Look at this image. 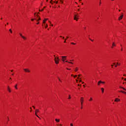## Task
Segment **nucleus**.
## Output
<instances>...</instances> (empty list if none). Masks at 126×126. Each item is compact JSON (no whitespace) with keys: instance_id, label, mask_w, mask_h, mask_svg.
Instances as JSON below:
<instances>
[{"instance_id":"nucleus-1","label":"nucleus","mask_w":126,"mask_h":126,"mask_svg":"<svg viewBox=\"0 0 126 126\" xmlns=\"http://www.w3.org/2000/svg\"><path fill=\"white\" fill-rule=\"evenodd\" d=\"M66 60V56H63V63H71V64H73L72 62H68V61H65Z\"/></svg>"},{"instance_id":"nucleus-2","label":"nucleus","mask_w":126,"mask_h":126,"mask_svg":"<svg viewBox=\"0 0 126 126\" xmlns=\"http://www.w3.org/2000/svg\"><path fill=\"white\" fill-rule=\"evenodd\" d=\"M79 17V15H78V14H75L74 16V20L77 21V20H78V19L79 18H78Z\"/></svg>"},{"instance_id":"nucleus-3","label":"nucleus","mask_w":126,"mask_h":126,"mask_svg":"<svg viewBox=\"0 0 126 126\" xmlns=\"http://www.w3.org/2000/svg\"><path fill=\"white\" fill-rule=\"evenodd\" d=\"M55 63H56V64H58V63H59V58H55Z\"/></svg>"},{"instance_id":"nucleus-4","label":"nucleus","mask_w":126,"mask_h":126,"mask_svg":"<svg viewBox=\"0 0 126 126\" xmlns=\"http://www.w3.org/2000/svg\"><path fill=\"white\" fill-rule=\"evenodd\" d=\"M19 34L21 36V37H22V38H23V39H24V40H26V37L25 36H23L22 35V33H20Z\"/></svg>"},{"instance_id":"nucleus-5","label":"nucleus","mask_w":126,"mask_h":126,"mask_svg":"<svg viewBox=\"0 0 126 126\" xmlns=\"http://www.w3.org/2000/svg\"><path fill=\"white\" fill-rule=\"evenodd\" d=\"M24 70L25 72H31V71L28 68H25L24 69Z\"/></svg>"},{"instance_id":"nucleus-6","label":"nucleus","mask_w":126,"mask_h":126,"mask_svg":"<svg viewBox=\"0 0 126 126\" xmlns=\"http://www.w3.org/2000/svg\"><path fill=\"white\" fill-rule=\"evenodd\" d=\"M121 101V99L119 98H116L114 100V102H120Z\"/></svg>"},{"instance_id":"nucleus-7","label":"nucleus","mask_w":126,"mask_h":126,"mask_svg":"<svg viewBox=\"0 0 126 126\" xmlns=\"http://www.w3.org/2000/svg\"><path fill=\"white\" fill-rule=\"evenodd\" d=\"M124 17V15H121L119 17V20H122Z\"/></svg>"},{"instance_id":"nucleus-8","label":"nucleus","mask_w":126,"mask_h":126,"mask_svg":"<svg viewBox=\"0 0 126 126\" xmlns=\"http://www.w3.org/2000/svg\"><path fill=\"white\" fill-rule=\"evenodd\" d=\"M80 102H84V97H81Z\"/></svg>"},{"instance_id":"nucleus-9","label":"nucleus","mask_w":126,"mask_h":126,"mask_svg":"<svg viewBox=\"0 0 126 126\" xmlns=\"http://www.w3.org/2000/svg\"><path fill=\"white\" fill-rule=\"evenodd\" d=\"M120 65H121V63H117L115 66V67H117V66H120Z\"/></svg>"},{"instance_id":"nucleus-10","label":"nucleus","mask_w":126,"mask_h":126,"mask_svg":"<svg viewBox=\"0 0 126 126\" xmlns=\"http://www.w3.org/2000/svg\"><path fill=\"white\" fill-rule=\"evenodd\" d=\"M120 88H121V89H123L124 90V91H126V89L124 87H120Z\"/></svg>"},{"instance_id":"nucleus-11","label":"nucleus","mask_w":126,"mask_h":126,"mask_svg":"<svg viewBox=\"0 0 126 126\" xmlns=\"http://www.w3.org/2000/svg\"><path fill=\"white\" fill-rule=\"evenodd\" d=\"M101 90L102 93H104V92L105 91V89H104V88H101Z\"/></svg>"},{"instance_id":"nucleus-12","label":"nucleus","mask_w":126,"mask_h":126,"mask_svg":"<svg viewBox=\"0 0 126 126\" xmlns=\"http://www.w3.org/2000/svg\"><path fill=\"white\" fill-rule=\"evenodd\" d=\"M114 47H116V44H115V42L113 43L111 48H114Z\"/></svg>"},{"instance_id":"nucleus-13","label":"nucleus","mask_w":126,"mask_h":126,"mask_svg":"<svg viewBox=\"0 0 126 126\" xmlns=\"http://www.w3.org/2000/svg\"><path fill=\"white\" fill-rule=\"evenodd\" d=\"M102 83V81H99L97 83V85H100Z\"/></svg>"},{"instance_id":"nucleus-14","label":"nucleus","mask_w":126,"mask_h":126,"mask_svg":"<svg viewBox=\"0 0 126 126\" xmlns=\"http://www.w3.org/2000/svg\"><path fill=\"white\" fill-rule=\"evenodd\" d=\"M119 92H121L122 93H123L124 94H126V92L124 91H120Z\"/></svg>"},{"instance_id":"nucleus-15","label":"nucleus","mask_w":126,"mask_h":126,"mask_svg":"<svg viewBox=\"0 0 126 126\" xmlns=\"http://www.w3.org/2000/svg\"><path fill=\"white\" fill-rule=\"evenodd\" d=\"M78 67H76V68H75V71L76 72H77V71H78Z\"/></svg>"},{"instance_id":"nucleus-16","label":"nucleus","mask_w":126,"mask_h":126,"mask_svg":"<svg viewBox=\"0 0 126 126\" xmlns=\"http://www.w3.org/2000/svg\"><path fill=\"white\" fill-rule=\"evenodd\" d=\"M35 116H36V117H37V118H38L39 119H41V118H40L39 116H38V115H37V112L36 111H35Z\"/></svg>"},{"instance_id":"nucleus-17","label":"nucleus","mask_w":126,"mask_h":126,"mask_svg":"<svg viewBox=\"0 0 126 126\" xmlns=\"http://www.w3.org/2000/svg\"><path fill=\"white\" fill-rule=\"evenodd\" d=\"M47 20H48V19H44L43 23H46V21H47Z\"/></svg>"},{"instance_id":"nucleus-18","label":"nucleus","mask_w":126,"mask_h":126,"mask_svg":"<svg viewBox=\"0 0 126 126\" xmlns=\"http://www.w3.org/2000/svg\"><path fill=\"white\" fill-rule=\"evenodd\" d=\"M7 89H8V91H9V92H11V91L10 90V88H9V86H8Z\"/></svg>"},{"instance_id":"nucleus-19","label":"nucleus","mask_w":126,"mask_h":126,"mask_svg":"<svg viewBox=\"0 0 126 126\" xmlns=\"http://www.w3.org/2000/svg\"><path fill=\"white\" fill-rule=\"evenodd\" d=\"M36 15L37 16V17H38V20L36 19V21H39V20H41V18L39 17V16L37 14Z\"/></svg>"},{"instance_id":"nucleus-20","label":"nucleus","mask_w":126,"mask_h":126,"mask_svg":"<svg viewBox=\"0 0 126 126\" xmlns=\"http://www.w3.org/2000/svg\"><path fill=\"white\" fill-rule=\"evenodd\" d=\"M55 121H56V122H57V123H59L60 122V119H56Z\"/></svg>"},{"instance_id":"nucleus-21","label":"nucleus","mask_w":126,"mask_h":126,"mask_svg":"<svg viewBox=\"0 0 126 126\" xmlns=\"http://www.w3.org/2000/svg\"><path fill=\"white\" fill-rule=\"evenodd\" d=\"M58 1H59L60 3H63V0H58Z\"/></svg>"},{"instance_id":"nucleus-22","label":"nucleus","mask_w":126,"mask_h":126,"mask_svg":"<svg viewBox=\"0 0 126 126\" xmlns=\"http://www.w3.org/2000/svg\"><path fill=\"white\" fill-rule=\"evenodd\" d=\"M89 101L90 102H91V101H93V99L92 98V97H90V99L89 100Z\"/></svg>"},{"instance_id":"nucleus-23","label":"nucleus","mask_w":126,"mask_h":126,"mask_svg":"<svg viewBox=\"0 0 126 126\" xmlns=\"http://www.w3.org/2000/svg\"><path fill=\"white\" fill-rule=\"evenodd\" d=\"M35 112H36V113H38V112H39V109H36V110H35Z\"/></svg>"},{"instance_id":"nucleus-24","label":"nucleus","mask_w":126,"mask_h":126,"mask_svg":"<svg viewBox=\"0 0 126 126\" xmlns=\"http://www.w3.org/2000/svg\"><path fill=\"white\" fill-rule=\"evenodd\" d=\"M68 99H71V96H70V95H69Z\"/></svg>"},{"instance_id":"nucleus-25","label":"nucleus","mask_w":126,"mask_h":126,"mask_svg":"<svg viewBox=\"0 0 126 126\" xmlns=\"http://www.w3.org/2000/svg\"><path fill=\"white\" fill-rule=\"evenodd\" d=\"M67 39H68V37H66V38L65 39V41H64V43H66V42H65V41H66Z\"/></svg>"},{"instance_id":"nucleus-26","label":"nucleus","mask_w":126,"mask_h":126,"mask_svg":"<svg viewBox=\"0 0 126 126\" xmlns=\"http://www.w3.org/2000/svg\"><path fill=\"white\" fill-rule=\"evenodd\" d=\"M71 45H76V43H74L73 42H71Z\"/></svg>"},{"instance_id":"nucleus-27","label":"nucleus","mask_w":126,"mask_h":126,"mask_svg":"<svg viewBox=\"0 0 126 126\" xmlns=\"http://www.w3.org/2000/svg\"><path fill=\"white\" fill-rule=\"evenodd\" d=\"M37 20V19H32V21H34V20Z\"/></svg>"},{"instance_id":"nucleus-28","label":"nucleus","mask_w":126,"mask_h":126,"mask_svg":"<svg viewBox=\"0 0 126 126\" xmlns=\"http://www.w3.org/2000/svg\"><path fill=\"white\" fill-rule=\"evenodd\" d=\"M15 89H17V84L15 86Z\"/></svg>"},{"instance_id":"nucleus-29","label":"nucleus","mask_w":126,"mask_h":126,"mask_svg":"<svg viewBox=\"0 0 126 126\" xmlns=\"http://www.w3.org/2000/svg\"><path fill=\"white\" fill-rule=\"evenodd\" d=\"M76 77H77V75H75L74 76V78H76Z\"/></svg>"},{"instance_id":"nucleus-30","label":"nucleus","mask_w":126,"mask_h":126,"mask_svg":"<svg viewBox=\"0 0 126 126\" xmlns=\"http://www.w3.org/2000/svg\"><path fill=\"white\" fill-rule=\"evenodd\" d=\"M49 23H50V25L51 26H51H53L54 25H53V24H51V22H50V21H49Z\"/></svg>"},{"instance_id":"nucleus-31","label":"nucleus","mask_w":126,"mask_h":126,"mask_svg":"<svg viewBox=\"0 0 126 126\" xmlns=\"http://www.w3.org/2000/svg\"><path fill=\"white\" fill-rule=\"evenodd\" d=\"M115 64H116V63H113V64H112L111 66H113L114 65H115Z\"/></svg>"},{"instance_id":"nucleus-32","label":"nucleus","mask_w":126,"mask_h":126,"mask_svg":"<svg viewBox=\"0 0 126 126\" xmlns=\"http://www.w3.org/2000/svg\"><path fill=\"white\" fill-rule=\"evenodd\" d=\"M83 103H84V102H81V106H83Z\"/></svg>"},{"instance_id":"nucleus-33","label":"nucleus","mask_w":126,"mask_h":126,"mask_svg":"<svg viewBox=\"0 0 126 126\" xmlns=\"http://www.w3.org/2000/svg\"><path fill=\"white\" fill-rule=\"evenodd\" d=\"M62 60L63 61V56L62 57Z\"/></svg>"},{"instance_id":"nucleus-34","label":"nucleus","mask_w":126,"mask_h":126,"mask_svg":"<svg viewBox=\"0 0 126 126\" xmlns=\"http://www.w3.org/2000/svg\"><path fill=\"white\" fill-rule=\"evenodd\" d=\"M9 31H10V32L11 33H12V31H11V29H10V30H9Z\"/></svg>"},{"instance_id":"nucleus-35","label":"nucleus","mask_w":126,"mask_h":126,"mask_svg":"<svg viewBox=\"0 0 126 126\" xmlns=\"http://www.w3.org/2000/svg\"><path fill=\"white\" fill-rule=\"evenodd\" d=\"M78 77H80V76H81V74H79L78 75Z\"/></svg>"},{"instance_id":"nucleus-36","label":"nucleus","mask_w":126,"mask_h":126,"mask_svg":"<svg viewBox=\"0 0 126 126\" xmlns=\"http://www.w3.org/2000/svg\"><path fill=\"white\" fill-rule=\"evenodd\" d=\"M52 1H53V0H51L50 1V3H52V4H53V3L52 2Z\"/></svg>"},{"instance_id":"nucleus-37","label":"nucleus","mask_w":126,"mask_h":126,"mask_svg":"<svg viewBox=\"0 0 126 126\" xmlns=\"http://www.w3.org/2000/svg\"><path fill=\"white\" fill-rule=\"evenodd\" d=\"M103 84H105V82H102V83Z\"/></svg>"},{"instance_id":"nucleus-38","label":"nucleus","mask_w":126,"mask_h":126,"mask_svg":"<svg viewBox=\"0 0 126 126\" xmlns=\"http://www.w3.org/2000/svg\"><path fill=\"white\" fill-rule=\"evenodd\" d=\"M83 108V106H81V109H82Z\"/></svg>"},{"instance_id":"nucleus-39","label":"nucleus","mask_w":126,"mask_h":126,"mask_svg":"<svg viewBox=\"0 0 126 126\" xmlns=\"http://www.w3.org/2000/svg\"><path fill=\"white\" fill-rule=\"evenodd\" d=\"M32 108H33V109H35V106H32Z\"/></svg>"},{"instance_id":"nucleus-40","label":"nucleus","mask_w":126,"mask_h":126,"mask_svg":"<svg viewBox=\"0 0 126 126\" xmlns=\"http://www.w3.org/2000/svg\"><path fill=\"white\" fill-rule=\"evenodd\" d=\"M123 76H126V74H124Z\"/></svg>"},{"instance_id":"nucleus-41","label":"nucleus","mask_w":126,"mask_h":126,"mask_svg":"<svg viewBox=\"0 0 126 126\" xmlns=\"http://www.w3.org/2000/svg\"><path fill=\"white\" fill-rule=\"evenodd\" d=\"M123 48H121V51H123Z\"/></svg>"},{"instance_id":"nucleus-42","label":"nucleus","mask_w":126,"mask_h":126,"mask_svg":"<svg viewBox=\"0 0 126 126\" xmlns=\"http://www.w3.org/2000/svg\"><path fill=\"white\" fill-rule=\"evenodd\" d=\"M39 23H40L39 22H37V24H39Z\"/></svg>"},{"instance_id":"nucleus-43","label":"nucleus","mask_w":126,"mask_h":126,"mask_svg":"<svg viewBox=\"0 0 126 126\" xmlns=\"http://www.w3.org/2000/svg\"><path fill=\"white\" fill-rule=\"evenodd\" d=\"M71 76H73V74H71Z\"/></svg>"},{"instance_id":"nucleus-44","label":"nucleus","mask_w":126,"mask_h":126,"mask_svg":"<svg viewBox=\"0 0 126 126\" xmlns=\"http://www.w3.org/2000/svg\"><path fill=\"white\" fill-rule=\"evenodd\" d=\"M79 10H80V9H78V11H79Z\"/></svg>"},{"instance_id":"nucleus-45","label":"nucleus","mask_w":126,"mask_h":126,"mask_svg":"<svg viewBox=\"0 0 126 126\" xmlns=\"http://www.w3.org/2000/svg\"><path fill=\"white\" fill-rule=\"evenodd\" d=\"M56 3H58V1H56Z\"/></svg>"},{"instance_id":"nucleus-46","label":"nucleus","mask_w":126,"mask_h":126,"mask_svg":"<svg viewBox=\"0 0 126 126\" xmlns=\"http://www.w3.org/2000/svg\"><path fill=\"white\" fill-rule=\"evenodd\" d=\"M47 27H48V26H46L45 27V28H47Z\"/></svg>"},{"instance_id":"nucleus-47","label":"nucleus","mask_w":126,"mask_h":126,"mask_svg":"<svg viewBox=\"0 0 126 126\" xmlns=\"http://www.w3.org/2000/svg\"><path fill=\"white\" fill-rule=\"evenodd\" d=\"M83 86H84V87H85V85H84Z\"/></svg>"},{"instance_id":"nucleus-48","label":"nucleus","mask_w":126,"mask_h":126,"mask_svg":"<svg viewBox=\"0 0 126 126\" xmlns=\"http://www.w3.org/2000/svg\"><path fill=\"white\" fill-rule=\"evenodd\" d=\"M81 81H81V80H80L79 82H81Z\"/></svg>"},{"instance_id":"nucleus-49","label":"nucleus","mask_w":126,"mask_h":126,"mask_svg":"<svg viewBox=\"0 0 126 126\" xmlns=\"http://www.w3.org/2000/svg\"><path fill=\"white\" fill-rule=\"evenodd\" d=\"M84 82H82V84H84Z\"/></svg>"},{"instance_id":"nucleus-50","label":"nucleus","mask_w":126,"mask_h":126,"mask_svg":"<svg viewBox=\"0 0 126 126\" xmlns=\"http://www.w3.org/2000/svg\"><path fill=\"white\" fill-rule=\"evenodd\" d=\"M67 69H69V70H70V69L67 68Z\"/></svg>"},{"instance_id":"nucleus-51","label":"nucleus","mask_w":126,"mask_h":126,"mask_svg":"<svg viewBox=\"0 0 126 126\" xmlns=\"http://www.w3.org/2000/svg\"><path fill=\"white\" fill-rule=\"evenodd\" d=\"M101 2H99V4H101Z\"/></svg>"},{"instance_id":"nucleus-52","label":"nucleus","mask_w":126,"mask_h":126,"mask_svg":"<svg viewBox=\"0 0 126 126\" xmlns=\"http://www.w3.org/2000/svg\"><path fill=\"white\" fill-rule=\"evenodd\" d=\"M82 5H83V3H82Z\"/></svg>"},{"instance_id":"nucleus-53","label":"nucleus","mask_w":126,"mask_h":126,"mask_svg":"<svg viewBox=\"0 0 126 126\" xmlns=\"http://www.w3.org/2000/svg\"><path fill=\"white\" fill-rule=\"evenodd\" d=\"M44 10V9H42V11Z\"/></svg>"},{"instance_id":"nucleus-54","label":"nucleus","mask_w":126,"mask_h":126,"mask_svg":"<svg viewBox=\"0 0 126 126\" xmlns=\"http://www.w3.org/2000/svg\"><path fill=\"white\" fill-rule=\"evenodd\" d=\"M11 71V72H12V71H13V70H12Z\"/></svg>"},{"instance_id":"nucleus-55","label":"nucleus","mask_w":126,"mask_h":126,"mask_svg":"<svg viewBox=\"0 0 126 126\" xmlns=\"http://www.w3.org/2000/svg\"><path fill=\"white\" fill-rule=\"evenodd\" d=\"M30 109H31V110H32V108L31 107Z\"/></svg>"},{"instance_id":"nucleus-56","label":"nucleus","mask_w":126,"mask_h":126,"mask_svg":"<svg viewBox=\"0 0 126 126\" xmlns=\"http://www.w3.org/2000/svg\"><path fill=\"white\" fill-rule=\"evenodd\" d=\"M34 15H36V13H34Z\"/></svg>"},{"instance_id":"nucleus-57","label":"nucleus","mask_w":126,"mask_h":126,"mask_svg":"<svg viewBox=\"0 0 126 126\" xmlns=\"http://www.w3.org/2000/svg\"><path fill=\"white\" fill-rule=\"evenodd\" d=\"M124 80H126V78H125V79H124Z\"/></svg>"},{"instance_id":"nucleus-58","label":"nucleus","mask_w":126,"mask_h":126,"mask_svg":"<svg viewBox=\"0 0 126 126\" xmlns=\"http://www.w3.org/2000/svg\"><path fill=\"white\" fill-rule=\"evenodd\" d=\"M14 74H12V75H14Z\"/></svg>"},{"instance_id":"nucleus-59","label":"nucleus","mask_w":126,"mask_h":126,"mask_svg":"<svg viewBox=\"0 0 126 126\" xmlns=\"http://www.w3.org/2000/svg\"><path fill=\"white\" fill-rule=\"evenodd\" d=\"M39 11H41V10H39Z\"/></svg>"},{"instance_id":"nucleus-60","label":"nucleus","mask_w":126,"mask_h":126,"mask_svg":"<svg viewBox=\"0 0 126 126\" xmlns=\"http://www.w3.org/2000/svg\"><path fill=\"white\" fill-rule=\"evenodd\" d=\"M46 8V7H44V8Z\"/></svg>"},{"instance_id":"nucleus-61","label":"nucleus","mask_w":126,"mask_h":126,"mask_svg":"<svg viewBox=\"0 0 126 126\" xmlns=\"http://www.w3.org/2000/svg\"><path fill=\"white\" fill-rule=\"evenodd\" d=\"M60 81H61V79H59Z\"/></svg>"},{"instance_id":"nucleus-62","label":"nucleus","mask_w":126,"mask_h":126,"mask_svg":"<svg viewBox=\"0 0 126 126\" xmlns=\"http://www.w3.org/2000/svg\"><path fill=\"white\" fill-rule=\"evenodd\" d=\"M121 47H122V45H121Z\"/></svg>"},{"instance_id":"nucleus-63","label":"nucleus","mask_w":126,"mask_h":126,"mask_svg":"<svg viewBox=\"0 0 126 126\" xmlns=\"http://www.w3.org/2000/svg\"><path fill=\"white\" fill-rule=\"evenodd\" d=\"M10 79H11V78H10Z\"/></svg>"},{"instance_id":"nucleus-64","label":"nucleus","mask_w":126,"mask_h":126,"mask_svg":"<svg viewBox=\"0 0 126 126\" xmlns=\"http://www.w3.org/2000/svg\"><path fill=\"white\" fill-rule=\"evenodd\" d=\"M7 24H8V23H7Z\"/></svg>"}]
</instances>
